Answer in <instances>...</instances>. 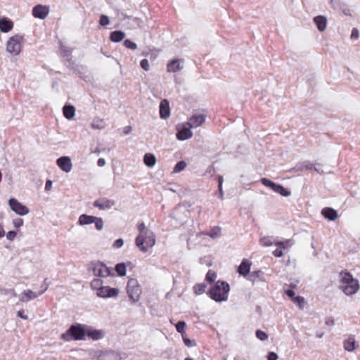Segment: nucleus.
I'll use <instances>...</instances> for the list:
<instances>
[{
	"instance_id": "1",
	"label": "nucleus",
	"mask_w": 360,
	"mask_h": 360,
	"mask_svg": "<svg viewBox=\"0 0 360 360\" xmlns=\"http://www.w3.org/2000/svg\"><path fill=\"white\" fill-rule=\"evenodd\" d=\"M341 288L347 295H352L359 290V284L358 281L354 279L349 273L341 274Z\"/></svg>"
},
{
	"instance_id": "2",
	"label": "nucleus",
	"mask_w": 360,
	"mask_h": 360,
	"mask_svg": "<svg viewBox=\"0 0 360 360\" xmlns=\"http://www.w3.org/2000/svg\"><path fill=\"white\" fill-rule=\"evenodd\" d=\"M136 245L143 252H146L149 248L155 245V236L153 231H148L144 234L139 235L136 238Z\"/></svg>"
},
{
	"instance_id": "3",
	"label": "nucleus",
	"mask_w": 360,
	"mask_h": 360,
	"mask_svg": "<svg viewBox=\"0 0 360 360\" xmlns=\"http://www.w3.org/2000/svg\"><path fill=\"white\" fill-rule=\"evenodd\" d=\"M88 269L89 271H92L94 275L96 276L105 278L115 276L113 270L100 261H93L90 262Z\"/></svg>"
},
{
	"instance_id": "4",
	"label": "nucleus",
	"mask_w": 360,
	"mask_h": 360,
	"mask_svg": "<svg viewBox=\"0 0 360 360\" xmlns=\"http://www.w3.org/2000/svg\"><path fill=\"white\" fill-rule=\"evenodd\" d=\"M85 336V330L80 324L72 325L70 328L61 335V338L65 341L72 340H82Z\"/></svg>"
},
{
	"instance_id": "5",
	"label": "nucleus",
	"mask_w": 360,
	"mask_h": 360,
	"mask_svg": "<svg viewBox=\"0 0 360 360\" xmlns=\"http://www.w3.org/2000/svg\"><path fill=\"white\" fill-rule=\"evenodd\" d=\"M210 297L216 302L225 300V281H218L209 290Z\"/></svg>"
},
{
	"instance_id": "6",
	"label": "nucleus",
	"mask_w": 360,
	"mask_h": 360,
	"mask_svg": "<svg viewBox=\"0 0 360 360\" xmlns=\"http://www.w3.org/2000/svg\"><path fill=\"white\" fill-rule=\"evenodd\" d=\"M23 37L20 34H15L11 37L6 44V51L14 55L18 56L21 51V43Z\"/></svg>"
},
{
	"instance_id": "7",
	"label": "nucleus",
	"mask_w": 360,
	"mask_h": 360,
	"mask_svg": "<svg viewBox=\"0 0 360 360\" xmlns=\"http://www.w3.org/2000/svg\"><path fill=\"white\" fill-rule=\"evenodd\" d=\"M127 291L129 298L133 302H137L139 300L141 290L138 284V281L136 279L129 280L127 285Z\"/></svg>"
},
{
	"instance_id": "8",
	"label": "nucleus",
	"mask_w": 360,
	"mask_h": 360,
	"mask_svg": "<svg viewBox=\"0 0 360 360\" xmlns=\"http://www.w3.org/2000/svg\"><path fill=\"white\" fill-rule=\"evenodd\" d=\"M8 205L11 210L18 215L23 216L30 213V209L27 206L23 205L15 198H10L8 200Z\"/></svg>"
},
{
	"instance_id": "9",
	"label": "nucleus",
	"mask_w": 360,
	"mask_h": 360,
	"mask_svg": "<svg viewBox=\"0 0 360 360\" xmlns=\"http://www.w3.org/2000/svg\"><path fill=\"white\" fill-rule=\"evenodd\" d=\"M119 293L118 288L103 285L98 292H96V295L101 298H111L117 297Z\"/></svg>"
},
{
	"instance_id": "10",
	"label": "nucleus",
	"mask_w": 360,
	"mask_h": 360,
	"mask_svg": "<svg viewBox=\"0 0 360 360\" xmlns=\"http://www.w3.org/2000/svg\"><path fill=\"white\" fill-rule=\"evenodd\" d=\"M187 122L184 123L181 127H177L176 138L180 141H185L192 137L193 132Z\"/></svg>"
},
{
	"instance_id": "11",
	"label": "nucleus",
	"mask_w": 360,
	"mask_h": 360,
	"mask_svg": "<svg viewBox=\"0 0 360 360\" xmlns=\"http://www.w3.org/2000/svg\"><path fill=\"white\" fill-rule=\"evenodd\" d=\"M47 290V286L41 291L39 292H34L31 290H24L20 295L19 300L21 302H27L30 300H34L39 296L43 295Z\"/></svg>"
},
{
	"instance_id": "12",
	"label": "nucleus",
	"mask_w": 360,
	"mask_h": 360,
	"mask_svg": "<svg viewBox=\"0 0 360 360\" xmlns=\"http://www.w3.org/2000/svg\"><path fill=\"white\" fill-rule=\"evenodd\" d=\"M57 165L62 171L66 173L70 172L72 167L71 159L68 156H62L58 158Z\"/></svg>"
},
{
	"instance_id": "13",
	"label": "nucleus",
	"mask_w": 360,
	"mask_h": 360,
	"mask_svg": "<svg viewBox=\"0 0 360 360\" xmlns=\"http://www.w3.org/2000/svg\"><path fill=\"white\" fill-rule=\"evenodd\" d=\"M49 13L48 6L43 5H37L32 8V15L39 19H45Z\"/></svg>"
},
{
	"instance_id": "14",
	"label": "nucleus",
	"mask_w": 360,
	"mask_h": 360,
	"mask_svg": "<svg viewBox=\"0 0 360 360\" xmlns=\"http://www.w3.org/2000/svg\"><path fill=\"white\" fill-rule=\"evenodd\" d=\"M115 205V202L107 198L98 199L94 202V206L100 210L110 209Z\"/></svg>"
},
{
	"instance_id": "15",
	"label": "nucleus",
	"mask_w": 360,
	"mask_h": 360,
	"mask_svg": "<svg viewBox=\"0 0 360 360\" xmlns=\"http://www.w3.org/2000/svg\"><path fill=\"white\" fill-rule=\"evenodd\" d=\"M160 115L164 120L167 119L170 116L169 103L167 99H164L160 102Z\"/></svg>"
},
{
	"instance_id": "16",
	"label": "nucleus",
	"mask_w": 360,
	"mask_h": 360,
	"mask_svg": "<svg viewBox=\"0 0 360 360\" xmlns=\"http://www.w3.org/2000/svg\"><path fill=\"white\" fill-rule=\"evenodd\" d=\"M252 265V262L247 259H244L238 269V272L240 275L243 276L247 278L250 274V267Z\"/></svg>"
},
{
	"instance_id": "17",
	"label": "nucleus",
	"mask_w": 360,
	"mask_h": 360,
	"mask_svg": "<svg viewBox=\"0 0 360 360\" xmlns=\"http://www.w3.org/2000/svg\"><path fill=\"white\" fill-rule=\"evenodd\" d=\"M205 120V117L203 115H193L187 122V124L191 128H197L200 126Z\"/></svg>"
},
{
	"instance_id": "18",
	"label": "nucleus",
	"mask_w": 360,
	"mask_h": 360,
	"mask_svg": "<svg viewBox=\"0 0 360 360\" xmlns=\"http://www.w3.org/2000/svg\"><path fill=\"white\" fill-rule=\"evenodd\" d=\"M314 22L316 24L317 29L320 32H323L326 29L327 18L323 15H319L314 18Z\"/></svg>"
},
{
	"instance_id": "19",
	"label": "nucleus",
	"mask_w": 360,
	"mask_h": 360,
	"mask_svg": "<svg viewBox=\"0 0 360 360\" xmlns=\"http://www.w3.org/2000/svg\"><path fill=\"white\" fill-rule=\"evenodd\" d=\"M343 346L344 349L348 352H353L357 347L356 340L352 336H349L344 340Z\"/></svg>"
},
{
	"instance_id": "20",
	"label": "nucleus",
	"mask_w": 360,
	"mask_h": 360,
	"mask_svg": "<svg viewBox=\"0 0 360 360\" xmlns=\"http://www.w3.org/2000/svg\"><path fill=\"white\" fill-rule=\"evenodd\" d=\"M13 27V22L6 18H3L0 19V30L3 32H8L12 30Z\"/></svg>"
},
{
	"instance_id": "21",
	"label": "nucleus",
	"mask_w": 360,
	"mask_h": 360,
	"mask_svg": "<svg viewBox=\"0 0 360 360\" xmlns=\"http://www.w3.org/2000/svg\"><path fill=\"white\" fill-rule=\"evenodd\" d=\"M246 278L251 281L252 284H254L257 281L262 282L265 281V279L263 276V274L261 271H255L250 273V274Z\"/></svg>"
},
{
	"instance_id": "22",
	"label": "nucleus",
	"mask_w": 360,
	"mask_h": 360,
	"mask_svg": "<svg viewBox=\"0 0 360 360\" xmlns=\"http://www.w3.org/2000/svg\"><path fill=\"white\" fill-rule=\"evenodd\" d=\"M183 66L180 64V60L174 59L167 65V71L170 72H176L182 70Z\"/></svg>"
},
{
	"instance_id": "23",
	"label": "nucleus",
	"mask_w": 360,
	"mask_h": 360,
	"mask_svg": "<svg viewBox=\"0 0 360 360\" xmlns=\"http://www.w3.org/2000/svg\"><path fill=\"white\" fill-rule=\"evenodd\" d=\"M64 117L68 120H71L75 115V108L71 105H65L63 108Z\"/></svg>"
},
{
	"instance_id": "24",
	"label": "nucleus",
	"mask_w": 360,
	"mask_h": 360,
	"mask_svg": "<svg viewBox=\"0 0 360 360\" xmlns=\"http://www.w3.org/2000/svg\"><path fill=\"white\" fill-rule=\"evenodd\" d=\"M321 214L326 219L330 221H334L338 217L337 212L332 208H324L321 211Z\"/></svg>"
},
{
	"instance_id": "25",
	"label": "nucleus",
	"mask_w": 360,
	"mask_h": 360,
	"mask_svg": "<svg viewBox=\"0 0 360 360\" xmlns=\"http://www.w3.org/2000/svg\"><path fill=\"white\" fill-rule=\"evenodd\" d=\"M95 217L83 214L79 216L78 224L81 226L89 225L94 223Z\"/></svg>"
},
{
	"instance_id": "26",
	"label": "nucleus",
	"mask_w": 360,
	"mask_h": 360,
	"mask_svg": "<svg viewBox=\"0 0 360 360\" xmlns=\"http://www.w3.org/2000/svg\"><path fill=\"white\" fill-rule=\"evenodd\" d=\"M125 37V33L121 30H115L110 33V41L117 43L121 41Z\"/></svg>"
},
{
	"instance_id": "27",
	"label": "nucleus",
	"mask_w": 360,
	"mask_h": 360,
	"mask_svg": "<svg viewBox=\"0 0 360 360\" xmlns=\"http://www.w3.org/2000/svg\"><path fill=\"white\" fill-rule=\"evenodd\" d=\"M143 162L148 167H153L156 164L157 160L153 154L146 153L143 157Z\"/></svg>"
},
{
	"instance_id": "28",
	"label": "nucleus",
	"mask_w": 360,
	"mask_h": 360,
	"mask_svg": "<svg viewBox=\"0 0 360 360\" xmlns=\"http://www.w3.org/2000/svg\"><path fill=\"white\" fill-rule=\"evenodd\" d=\"M98 360H121V357L117 353L107 352L100 356Z\"/></svg>"
},
{
	"instance_id": "29",
	"label": "nucleus",
	"mask_w": 360,
	"mask_h": 360,
	"mask_svg": "<svg viewBox=\"0 0 360 360\" xmlns=\"http://www.w3.org/2000/svg\"><path fill=\"white\" fill-rule=\"evenodd\" d=\"M261 182L266 186L269 187L271 188L276 193H278V189L281 187V185L276 184L274 182L271 181V180L266 179V178H262L261 179Z\"/></svg>"
},
{
	"instance_id": "30",
	"label": "nucleus",
	"mask_w": 360,
	"mask_h": 360,
	"mask_svg": "<svg viewBox=\"0 0 360 360\" xmlns=\"http://www.w3.org/2000/svg\"><path fill=\"white\" fill-rule=\"evenodd\" d=\"M261 182L266 186L269 187L271 188L276 193H278V189L281 187V185L276 184L274 182L271 181V180L266 179V178H262L261 179Z\"/></svg>"
},
{
	"instance_id": "31",
	"label": "nucleus",
	"mask_w": 360,
	"mask_h": 360,
	"mask_svg": "<svg viewBox=\"0 0 360 360\" xmlns=\"http://www.w3.org/2000/svg\"><path fill=\"white\" fill-rule=\"evenodd\" d=\"M91 126L93 129H103L105 127V122L103 119L95 117L93 120Z\"/></svg>"
},
{
	"instance_id": "32",
	"label": "nucleus",
	"mask_w": 360,
	"mask_h": 360,
	"mask_svg": "<svg viewBox=\"0 0 360 360\" xmlns=\"http://www.w3.org/2000/svg\"><path fill=\"white\" fill-rule=\"evenodd\" d=\"M90 285L92 290L98 292L103 286V281L100 278H94L91 281Z\"/></svg>"
},
{
	"instance_id": "33",
	"label": "nucleus",
	"mask_w": 360,
	"mask_h": 360,
	"mask_svg": "<svg viewBox=\"0 0 360 360\" xmlns=\"http://www.w3.org/2000/svg\"><path fill=\"white\" fill-rule=\"evenodd\" d=\"M206 288H207V284H205V283H202L195 284L193 286V292L195 295H200L205 292Z\"/></svg>"
},
{
	"instance_id": "34",
	"label": "nucleus",
	"mask_w": 360,
	"mask_h": 360,
	"mask_svg": "<svg viewBox=\"0 0 360 360\" xmlns=\"http://www.w3.org/2000/svg\"><path fill=\"white\" fill-rule=\"evenodd\" d=\"M276 245L279 247L282 250H287L292 246L293 242L292 240L288 239L285 240L284 241H279L275 243Z\"/></svg>"
},
{
	"instance_id": "35",
	"label": "nucleus",
	"mask_w": 360,
	"mask_h": 360,
	"mask_svg": "<svg viewBox=\"0 0 360 360\" xmlns=\"http://www.w3.org/2000/svg\"><path fill=\"white\" fill-rule=\"evenodd\" d=\"M115 271L120 276L126 275V265L124 263H118L115 268Z\"/></svg>"
},
{
	"instance_id": "36",
	"label": "nucleus",
	"mask_w": 360,
	"mask_h": 360,
	"mask_svg": "<svg viewBox=\"0 0 360 360\" xmlns=\"http://www.w3.org/2000/svg\"><path fill=\"white\" fill-rule=\"evenodd\" d=\"M175 326L177 332L181 333L182 336L184 335L186 333V322L184 321H179L176 323Z\"/></svg>"
},
{
	"instance_id": "37",
	"label": "nucleus",
	"mask_w": 360,
	"mask_h": 360,
	"mask_svg": "<svg viewBox=\"0 0 360 360\" xmlns=\"http://www.w3.org/2000/svg\"><path fill=\"white\" fill-rule=\"evenodd\" d=\"M186 165H187L186 162L184 160L178 162L176 163V165H175V167H174L172 173L176 174V173L181 172L186 168Z\"/></svg>"
},
{
	"instance_id": "38",
	"label": "nucleus",
	"mask_w": 360,
	"mask_h": 360,
	"mask_svg": "<svg viewBox=\"0 0 360 360\" xmlns=\"http://www.w3.org/2000/svg\"><path fill=\"white\" fill-rule=\"evenodd\" d=\"M292 301L295 304H296L301 309H304V304H305V301H304V297H302L301 296H295V297H293V299L292 300Z\"/></svg>"
},
{
	"instance_id": "39",
	"label": "nucleus",
	"mask_w": 360,
	"mask_h": 360,
	"mask_svg": "<svg viewBox=\"0 0 360 360\" xmlns=\"http://www.w3.org/2000/svg\"><path fill=\"white\" fill-rule=\"evenodd\" d=\"M220 234H221V228L219 226H214L207 233V235L212 238H215L218 237Z\"/></svg>"
},
{
	"instance_id": "40",
	"label": "nucleus",
	"mask_w": 360,
	"mask_h": 360,
	"mask_svg": "<svg viewBox=\"0 0 360 360\" xmlns=\"http://www.w3.org/2000/svg\"><path fill=\"white\" fill-rule=\"evenodd\" d=\"M88 336L91 338L93 340H98L101 338L102 333L100 330H94L88 333Z\"/></svg>"
},
{
	"instance_id": "41",
	"label": "nucleus",
	"mask_w": 360,
	"mask_h": 360,
	"mask_svg": "<svg viewBox=\"0 0 360 360\" xmlns=\"http://www.w3.org/2000/svg\"><path fill=\"white\" fill-rule=\"evenodd\" d=\"M217 278V274L215 272L210 270L206 274L205 279L209 283H212L215 281Z\"/></svg>"
},
{
	"instance_id": "42",
	"label": "nucleus",
	"mask_w": 360,
	"mask_h": 360,
	"mask_svg": "<svg viewBox=\"0 0 360 360\" xmlns=\"http://www.w3.org/2000/svg\"><path fill=\"white\" fill-rule=\"evenodd\" d=\"M256 337L262 341H264L269 338L266 333L260 330L256 331Z\"/></svg>"
},
{
	"instance_id": "43",
	"label": "nucleus",
	"mask_w": 360,
	"mask_h": 360,
	"mask_svg": "<svg viewBox=\"0 0 360 360\" xmlns=\"http://www.w3.org/2000/svg\"><path fill=\"white\" fill-rule=\"evenodd\" d=\"M95 226L97 230L101 231L103 229V221L101 218L95 217Z\"/></svg>"
},
{
	"instance_id": "44",
	"label": "nucleus",
	"mask_w": 360,
	"mask_h": 360,
	"mask_svg": "<svg viewBox=\"0 0 360 360\" xmlns=\"http://www.w3.org/2000/svg\"><path fill=\"white\" fill-rule=\"evenodd\" d=\"M124 45L131 50H135L137 49V45L136 43L130 41L129 39H125L124 41Z\"/></svg>"
},
{
	"instance_id": "45",
	"label": "nucleus",
	"mask_w": 360,
	"mask_h": 360,
	"mask_svg": "<svg viewBox=\"0 0 360 360\" xmlns=\"http://www.w3.org/2000/svg\"><path fill=\"white\" fill-rule=\"evenodd\" d=\"M260 243L263 246L268 247V246L272 245L274 243L272 242V240L270 238L264 237L260 239Z\"/></svg>"
},
{
	"instance_id": "46",
	"label": "nucleus",
	"mask_w": 360,
	"mask_h": 360,
	"mask_svg": "<svg viewBox=\"0 0 360 360\" xmlns=\"http://www.w3.org/2000/svg\"><path fill=\"white\" fill-rule=\"evenodd\" d=\"M218 182H219L218 187H219V198L222 199V198H223V195H224L223 189H222V185H223V182H224V178H223V176H218Z\"/></svg>"
},
{
	"instance_id": "47",
	"label": "nucleus",
	"mask_w": 360,
	"mask_h": 360,
	"mask_svg": "<svg viewBox=\"0 0 360 360\" xmlns=\"http://www.w3.org/2000/svg\"><path fill=\"white\" fill-rule=\"evenodd\" d=\"M110 23L109 18L105 15H101L99 20V24L101 26H106Z\"/></svg>"
},
{
	"instance_id": "48",
	"label": "nucleus",
	"mask_w": 360,
	"mask_h": 360,
	"mask_svg": "<svg viewBox=\"0 0 360 360\" xmlns=\"http://www.w3.org/2000/svg\"><path fill=\"white\" fill-rule=\"evenodd\" d=\"M278 193L281 194L282 196L288 197L291 195V192L284 188L282 185H281L280 188L278 189Z\"/></svg>"
},
{
	"instance_id": "49",
	"label": "nucleus",
	"mask_w": 360,
	"mask_h": 360,
	"mask_svg": "<svg viewBox=\"0 0 360 360\" xmlns=\"http://www.w3.org/2000/svg\"><path fill=\"white\" fill-rule=\"evenodd\" d=\"M182 338H183V341L184 342V344L188 347H193L194 346L196 345V343L195 342L194 340H192L186 337H185L184 335L182 336Z\"/></svg>"
},
{
	"instance_id": "50",
	"label": "nucleus",
	"mask_w": 360,
	"mask_h": 360,
	"mask_svg": "<svg viewBox=\"0 0 360 360\" xmlns=\"http://www.w3.org/2000/svg\"><path fill=\"white\" fill-rule=\"evenodd\" d=\"M123 245H124V240H123V239H122V238H118V239H117V240H115L114 241V243H113V244H112V247H113L114 248L117 249V248H122V247L123 246Z\"/></svg>"
},
{
	"instance_id": "51",
	"label": "nucleus",
	"mask_w": 360,
	"mask_h": 360,
	"mask_svg": "<svg viewBox=\"0 0 360 360\" xmlns=\"http://www.w3.org/2000/svg\"><path fill=\"white\" fill-rule=\"evenodd\" d=\"M13 224L16 229H18L23 225V220L21 218H17L13 219Z\"/></svg>"
},
{
	"instance_id": "52",
	"label": "nucleus",
	"mask_w": 360,
	"mask_h": 360,
	"mask_svg": "<svg viewBox=\"0 0 360 360\" xmlns=\"http://www.w3.org/2000/svg\"><path fill=\"white\" fill-rule=\"evenodd\" d=\"M141 67L146 71L149 70L150 65L148 60L147 59H143L141 61Z\"/></svg>"
},
{
	"instance_id": "53",
	"label": "nucleus",
	"mask_w": 360,
	"mask_h": 360,
	"mask_svg": "<svg viewBox=\"0 0 360 360\" xmlns=\"http://www.w3.org/2000/svg\"><path fill=\"white\" fill-rule=\"evenodd\" d=\"M138 230L139 231V235L144 234L145 233H146L148 231V229H146V225L143 222H142L138 225Z\"/></svg>"
},
{
	"instance_id": "54",
	"label": "nucleus",
	"mask_w": 360,
	"mask_h": 360,
	"mask_svg": "<svg viewBox=\"0 0 360 360\" xmlns=\"http://www.w3.org/2000/svg\"><path fill=\"white\" fill-rule=\"evenodd\" d=\"M278 358L277 354L274 352H271L267 355L268 360H277Z\"/></svg>"
},
{
	"instance_id": "55",
	"label": "nucleus",
	"mask_w": 360,
	"mask_h": 360,
	"mask_svg": "<svg viewBox=\"0 0 360 360\" xmlns=\"http://www.w3.org/2000/svg\"><path fill=\"white\" fill-rule=\"evenodd\" d=\"M61 55L63 57L68 58L70 56V52L65 47L62 46L61 47Z\"/></svg>"
},
{
	"instance_id": "56",
	"label": "nucleus",
	"mask_w": 360,
	"mask_h": 360,
	"mask_svg": "<svg viewBox=\"0 0 360 360\" xmlns=\"http://www.w3.org/2000/svg\"><path fill=\"white\" fill-rule=\"evenodd\" d=\"M273 254L276 257H281L283 255V250L279 247L274 251Z\"/></svg>"
},
{
	"instance_id": "57",
	"label": "nucleus",
	"mask_w": 360,
	"mask_h": 360,
	"mask_svg": "<svg viewBox=\"0 0 360 360\" xmlns=\"http://www.w3.org/2000/svg\"><path fill=\"white\" fill-rule=\"evenodd\" d=\"M16 236V232L14 231H10L7 233L6 234V238L10 240H13V238L15 237Z\"/></svg>"
},
{
	"instance_id": "58",
	"label": "nucleus",
	"mask_w": 360,
	"mask_h": 360,
	"mask_svg": "<svg viewBox=\"0 0 360 360\" xmlns=\"http://www.w3.org/2000/svg\"><path fill=\"white\" fill-rule=\"evenodd\" d=\"M17 315H18V317H20V318H21L22 319H25V320L28 319V316L24 314V311L23 310L18 311L17 312Z\"/></svg>"
},
{
	"instance_id": "59",
	"label": "nucleus",
	"mask_w": 360,
	"mask_h": 360,
	"mask_svg": "<svg viewBox=\"0 0 360 360\" xmlns=\"http://www.w3.org/2000/svg\"><path fill=\"white\" fill-rule=\"evenodd\" d=\"M358 37H359V31L357 29L354 28L352 32L351 38L352 39H357Z\"/></svg>"
},
{
	"instance_id": "60",
	"label": "nucleus",
	"mask_w": 360,
	"mask_h": 360,
	"mask_svg": "<svg viewBox=\"0 0 360 360\" xmlns=\"http://www.w3.org/2000/svg\"><path fill=\"white\" fill-rule=\"evenodd\" d=\"M131 131L132 127L131 126H126L123 129V132L124 133V134H129L131 132Z\"/></svg>"
},
{
	"instance_id": "61",
	"label": "nucleus",
	"mask_w": 360,
	"mask_h": 360,
	"mask_svg": "<svg viewBox=\"0 0 360 360\" xmlns=\"http://www.w3.org/2000/svg\"><path fill=\"white\" fill-rule=\"evenodd\" d=\"M106 164L105 160L103 158H99L97 162V165L98 167H103Z\"/></svg>"
},
{
	"instance_id": "62",
	"label": "nucleus",
	"mask_w": 360,
	"mask_h": 360,
	"mask_svg": "<svg viewBox=\"0 0 360 360\" xmlns=\"http://www.w3.org/2000/svg\"><path fill=\"white\" fill-rule=\"evenodd\" d=\"M53 182L51 180H47L45 184V190L49 191L52 186Z\"/></svg>"
},
{
	"instance_id": "63",
	"label": "nucleus",
	"mask_w": 360,
	"mask_h": 360,
	"mask_svg": "<svg viewBox=\"0 0 360 360\" xmlns=\"http://www.w3.org/2000/svg\"><path fill=\"white\" fill-rule=\"evenodd\" d=\"M286 295L291 298V300L293 299V297H295V293L292 290H288L286 291Z\"/></svg>"
},
{
	"instance_id": "64",
	"label": "nucleus",
	"mask_w": 360,
	"mask_h": 360,
	"mask_svg": "<svg viewBox=\"0 0 360 360\" xmlns=\"http://www.w3.org/2000/svg\"><path fill=\"white\" fill-rule=\"evenodd\" d=\"M326 323L328 325V326H333L334 323H335V321H334V319L333 318H328L326 320Z\"/></svg>"
}]
</instances>
